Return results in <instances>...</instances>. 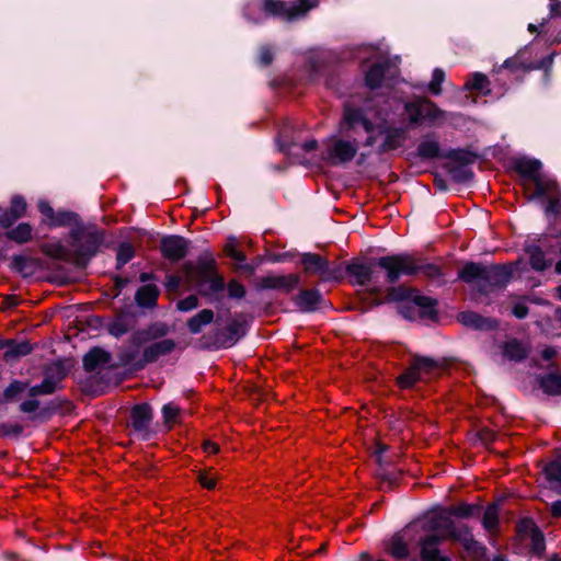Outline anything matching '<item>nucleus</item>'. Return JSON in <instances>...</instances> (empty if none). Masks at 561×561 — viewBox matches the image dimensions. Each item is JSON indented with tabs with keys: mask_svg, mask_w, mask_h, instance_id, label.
<instances>
[{
	"mask_svg": "<svg viewBox=\"0 0 561 561\" xmlns=\"http://www.w3.org/2000/svg\"><path fill=\"white\" fill-rule=\"evenodd\" d=\"M405 112L412 124H423L424 122H435L444 117V112L427 98H417L405 104Z\"/></svg>",
	"mask_w": 561,
	"mask_h": 561,
	"instance_id": "7",
	"label": "nucleus"
},
{
	"mask_svg": "<svg viewBox=\"0 0 561 561\" xmlns=\"http://www.w3.org/2000/svg\"><path fill=\"white\" fill-rule=\"evenodd\" d=\"M343 121L347 125L348 129L355 128L359 124L367 133H370L374 129L373 123L367 119L363 112L358 108L345 106Z\"/></svg>",
	"mask_w": 561,
	"mask_h": 561,
	"instance_id": "27",
	"label": "nucleus"
},
{
	"mask_svg": "<svg viewBox=\"0 0 561 561\" xmlns=\"http://www.w3.org/2000/svg\"><path fill=\"white\" fill-rule=\"evenodd\" d=\"M16 220L19 219L11 215L9 210L0 214V226L2 228H10Z\"/></svg>",
	"mask_w": 561,
	"mask_h": 561,
	"instance_id": "64",
	"label": "nucleus"
},
{
	"mask_svg": "<svg viewBox=\"0 0 561 561\" xmlns=\"http://www.w3.org/2000/svg\"><path fill=\"white\" fill-rule=\"evenodd\" d=\"M214 320V311L203 309L197 314L187 320V328L191 333H199L204 325L211 323Z\"/></svg>",
	"mask_w": 561,
	"mask_h": 561,
	"instance_id": "36",
	"label": "nucleus"
},
{
	"mask_svg": "<svg viewBox=\"0 0 561 561\" xmlns=\"http://www.w3.org/2000/svg\"><path fill=\"white\" fill-rule=\"evenodd\" d=\"M41 251L55 260L65 261V262H73V253L72 251L68 250L64 244L60 242H47L43 243L39 247Z\"/></svg>",
	"mask_w": 561,
	"mask_h": 561,
	"instance_id": "30",
	"label": "nucleus"
},
{
	"mask_svg": "<svg viewBox=\"0 0 561 561\" xmlns=\"http://www.w3.org/2000/svg\"><path fill=\"white\" fill-rule=\"evenodd\" d=\"M27 387L28 385L26 382L15 380L8 386L3 396L7 400H12L16 394L23 392Z\"/></svg>",
	"mask_w": 561,
	"mask_h": 561,
	"instance_id": "54",
	"label": "nucleus"
},
{
	"mask_svg": "<svg viewBox=\"0 0 561 561\" xmlns=\"http://www.w3.org/2000/svg\"><path fill=\"white\" fill-rule=\"evenodd\" d=\"M489 79L482 73H474L472 78L466 83V88L469 90H476L479 92L489 91Z\"/></svg>",
	"mask_w": 561,
	"mask_h": 561,
	"instance_id": "46",
	"label": "nucleus"
},
{
	"mask_svg": "<svg viewBox=\"0 0 561 561\" xmlns=\"http://www.w3.org/2000/svg\"><path fill=\"white\" fill-rule=\"evenodd\" d=\"M525 55V53L517 54L513 58L506 60L504 62V67L514 72L518 70L528 71L535 68L542 67V64L528 61Z\"/></svg>",
	"mask_w": 561,
	"mask_h": 561,
	"instance_id": "38",
	"label": "nucleus"
},
{
	"mask_svg": "<svg viewBox=\"0 0 561 561\" xmlns=\"http://www.w3.org/2000/svg\"><path fill=\"white\" fill-rule=\"evenodd\" d=\"M39 401L35 398H32L31 400L24 401L20 405V410L24 413H32L36 411L39 408Z\"/></svg>",
	"mask_w": 561,
	"mask_h": 561,
	"instance_id": "63",
	"label": "nucleus"
},
{
	"mask_svg": "<svg viewBox=\"0 0 561 561\" xmlns=\"http://www.w3.org/2000/svg\"><path fill=\"white\" fill-rule=\"evenodd\" d=\"M445 79V73L442 69H435L433 71L432 80L428 84V91L434 94L438 95L442 93V83Z\"/></svg>",
	"mask_w": 561,
	"mask_h": 561,
	"instance_id": "49",
	"label": "nucleus"
},
{
	"mask_svg": "<svg viewBox=\"0 0 561 561\" xmlns=\"http://www.w3.org/2000/svg\"><path fill=\"white\" fill-rule=\"evenodd\" d=\"M450 540L458 541L474 560H482L485 556V548L474 540L467 527L458 528Z\"/></svg>",
	"mask_w": 561,
	"mask_h": 561,
	"instance_id": "15",
	"label": "nucleus"
},
{
	"mask_svg": "<svg viewBox=\"0 0 561 561\" xmlns=\"http://www.w3.org/2000/svg\"><path fill=\"white\" fill-rule=\"evenodd\" d=\"M413 363L414 369H417L423 381L438 377L443 370V365L430 357L415 356Z\"/></svg>",
	"mask_w": 561,
	"mask_h": 561,
	"instance_id": "19",
	"label": "nucleus"
},
{
	"mask_svg": "<svg viewBox=\"0 0 561 561\" xmlns=\"http://www.w3.org/2000/svg\"><path fill=\"white\" fill-rule=\"evenodd\" d=\"M75 215L68 211H59L55 214V218L49 224L51 226H67L72 222Z\"/></svg>",
	"mask_w": 561,
	"mask_h": 561,
	"instance_id": "57",
	"label": "nucleus"
},
{
	"mask_svg": "<svg viewBox=\"0 0 561 561\" xmlns=\"http://www.w3.org/2000/svg\"><path fill=\"white\" fill-rule=\"evenodd\" d=\"M541 163L537 160H519L516 163L515 170L519 175L529 179L531 183L535 184L536 178L542 176V174L539 173Z\"/></svg>",
	"mask_w": 561,
	"mask_h": 561,
	"instance_id": "34",
	"label": "nucleus"
},
{
	"mask_svg": "<svg viewBox=\"0 0 561 561\" xmlns=\"http://www.w3.org/2000/svg\"><path fill=\"white\" fill-rule=\"evenodd\" d=\"M160 250L163 257L180 261L187 253V241L180 236H169L161 240Z\"/></svg>",
	"mask_w": 561,
	"mask_h": 561,
	"instance_id": "14",
	"label": "nucleus"
},
{
	"mask_svg": "<svg viewBox=\"0 0 561 561\" xmlns=\"http://www.w3.org/2000/svg\"><path fill=\"white\" fill-rule=\"evenodd\" d=\"M430 529L433 531L431 535H438L445 540L450 539L457 530L453 520L443 514L433 516Z\"/></svg>",
	"mask_w": 561,
	"mask_h": 561,
	"instance_id": "25",
	"label": "nucleus"
},
{
	"mask_svg": "<svg viewBox=\"0 0 561 561\" xmlns=\"http://www.w3.org/2000/svg\"><path fill=\"white\" fill-rule=\"evenodd\" d=\"M217 479V476L213 472L211 469L207 471H201L197 476V480L202 484V486L208 490L215 489Z\"/></svg>",
	"mask_w": 561,
	"mask_h": 561,
	"instance_id": "51",
	"label": "nucleus"
},
{
	"mask_svg": "<svg viewBox=\"0 0 561 561\" xmlns=\"http://www.w3.org/2000/svg\"><path fill=\"white\" fill-rule=\"evenodd\" d=\"M503 355L510 360L520 362L528 356L529 350L517 339H511L503 344Z\"/></svg>",
	"mask_w": 561,
	"mask_h": 561,
	"instance_id": "31",
	"label": "nucleus"
},
{
	"mask_svg": "<svg viewBox=\"0 0 561 561\" xmlns=\"http://www.w3.org/2000/svg\"><path fill=\"white\" fill-rule=\"evenodd\" d=\"M383 133L385 140L379 148V152L381 153L400 148L407 139V130L403 128L388 127Z\"/></svg>",
	"mask_w": 561,
	"mask_h": 561,
	"instance_id": "22",
	"label": "nucleus"
},
{
	"mask_svg": "<svg viewBox=\"0 0 561 561\" xmlns=\"http://www.w3.org/2000/svg\"><path fill=\"white\" fill-rule=\"evenodd\" d=\"M357 150L358 146L356 141H347L332 137L325 142V150L322 153V158L330 164H342L353 160Z\"/></svg>",
	"mask_w": 561,
	"mask_h": 561,
	"instance_id": "6",
	"label": "nucleus"
},
{
	"mask_svg": "<svg viewBox=\"0 0 561 561\" xmlns=\"http://www.w3.org/2000/svg\"><path fill=\"white\" fill-rule=\"evenodd\" d=\"M198 306V299L195 295H191L178 302V308L182 311H188Z\"/></svg>",
	"mask_w": 561,
	"mask_h": 561,
	"instance_id": "61",
	"label": "nucleus"
},
{
	"mask_svg": "<svg viewBox=\"0 0 561 561\" xmlns=\"http://www.w3.org/2000/svg\"><path fill=\"white\" fill-rule=\"evenodd\" d=\"M386 552L396 559H404L409 556V547L404 539L396 534L386 545Z\"/></svg>",
	"mask_w": 561,
	"mask_h": 561,
	"instance_id": "35",
	"label": "nucleus"
},
{
	"mask_svg": "<svg viewBox=\"0 0 561 561\" xmlns=\"http://www.w3.org/2000/svg\"><path fill=\"white\" fill-rule=\"evenodd\" d=\"M164 423L168 425L169 428H171L176 422L180 414V409L172 404H165L162 409Z\"/></svg>",
	"mask_w": 561,
	"mask_h": 561,
	"instance_id": "48",
	"label": "nucleus"
},
{
	"mask_svg": "<svg viewBox=\"0 0 561 561\" xmlns=\"http://www.w3.org/2000/svg\"><path fill=\"white\" fill-rule=\"evenodd\" d=\"M439 144L433 139H424L417 147V154L423 159H433L439 154Z\"/></svg>",
	"mask_w": 561,
	"mask_h": 561,
	"instance_id": "43",
	"label": "nucleus"
},
{
	"mask_svg": "<svg viewBox=\"0 0 561 561\" xmlns=\"http://www.w3.org/2000/svg\"><path fill=\"white\" fill-rule=\"evenodd\" d=\"M169 327L165 323L157 322L149 325L142 331H138L135 334V341L137 343H147L152 340L161 339L169 333Z\"/></svg>",
	"mask_w": 561,
	"mask_h": 561,
	"instance_id": "29",
	"label": "nucleus"
},
{
	"mask_svg": "<svg viewBox=\"0 0 561 561\" xmlns=\"http://www.w3.org/2000/svg\"><path fill=\"white\" fill-rule=\"evenodd\" d=\"M482 525L491 536H495L499 533L500 507L497 504L492 503L486 506L482 517Z\"/></svg>",
	"mask_w": 561,
	"mask_h": 561,
	"instance_id": "32",
	"label": "nucleus"
},
{
	"mask_svg": "<svg viewBox=\"0 0 561 561\" xmlns=\"http://www.w3.org/2000/svg\"><path fill=\"white\" fill-rule=\"evenodd\" d=\"M244 334V324L240 321L232 320L226 330L217 335L216 342L220 346H232L238 339Z\"/></svg>",
	"mask_w": 561,
	"mask_h": 561,
	"instance_id": "23",
	"label": "nucleus"
},
{
	"mask_svg": "<svg viewBox=\"0 0 561 561\" xmlns=\"http://www.w3.org/2000/svg\"><path fill=\"white\" fill-rule=\"evenodd\" d=\"M0 432L2 435L19 436L23 432V426L20 424H2L0 425Z\"/></svg>",
	"mask_w": 561,
	"mask_h": 561,
	"instance_id": "62",
	"label": "nucleus"
},
{
	"mask_svg": "<svg viewBox=\"0 0 561 561\" xmlns=\"http://www.w3.org/2000/svg\"><path fill=\"white\" fill-rule=\"evenodd\" d=\"M350 275L356 278L357 284L365 285L371 279L373 268L370 265L352 263L346 267Z\"/></svg>",
	"mask_w": 561,
	"mask_h": 561,
	"instance_id": "39",
	"label": "nucleus"
},
{
	"mask_svg": "<svg viewBox=\"0 0 561 561\" xmlns=\"http://www.w3.org/2000/svg\"><path fill=\"white\" fill-rule=\"evenodd\" d=\"M301 264L306 273L317 275L321 279H330L334 277L333 271L330 270L329 263L321 255L316 253H305L301 256Z\"/></svg>",
	"mask_w": 561,
	"mask_h": 561,
	"instance_id": "13",
	"label": "nucleus"
},
{
	"mask_svg": "<svg viewBox=\"0 0 561 561\" xmlns=\"http://www.w3.org/2000/svg\"><path fill=\"white\" fill-rule=\"evenodd\" d=\"M134 248L129 243H123L121 244L118 251H117V264L118 266L125 265L127 262H129L134 256Z\"/></svg>",
	"mask_w": 561,
	"mask_h": 561,
	"instance_id": "52",
	"label": "nucleus"
},
{
	"mask_svg": "<svg viewBox=\"0 0 561 561\" xmlns=\"http://www.w3.org/2000/svg\"><path fill=\"white\" fill-rule=\"evenodd\" d=\"M457 320L465 327L481 331L495 330L499 321L493 318H485L474 311H463L457 316Z\"/></svg>",
	"mask_w": 561,
	"mask_h": 561,
	"instance_id": "16",
	"label": "nucleus"
},
{
	"mask_svg": "<svg viewBox=\"0 0 561 561\" xmlns=\"http://www.w3.org/2000/svg\"><path fill=\"white\" fill-rule=\"evenodd\" d=\"M378 266L387 273V280L394 283L401 275L417 274V257L413 255H388L378 260Z\"/></svg>",
	"mask_w": 561,
	"mask_h": 561,
	"instance_id": "4",
	"label": "nucleus"
},
{
	"mask_svg": "<svg viewBox=\"0 0 561 561\" xmlns=\"http://www.w3.org/2000/svg\"><path fill=\"white\" fill-rule=\"evenodd\" d=\"M538 382L546 393L551 396L561 394V374L559 371H552L547 376H540L538 378Z\"/></svg>",
	"mask_w": 561,
	"mask_h": 561,
	"instance_id": "33",
	"label": "nucleus"
},
{
	"mask_svg": "<svg viewBox=\"0 0 561 561\" xmlns=\"http://www.w3.org/2000/svg\"><path fill=\"white\" fill-rule=\"evenodd\" d=\"M224 251H225L227 256H229V257H231V259H233V260H236L238 262H243L247 259L245 254L242 251L237 249V244H236V241L233 239H230L225 244Z\"/></svg>",
	"mask_w": 561,
	"mask_h": 561,
	"instance_id": "53",
	"label": "nucleus"
},
{
	"mask_svg": "<svg viewBox=\"0 0 561 561\" xmlns=\"http://www.w3.org/2000/svg\"><path fill=\"white\" fill-rule=\"evenodd\" d=\"M535 191L529 195V198L541 197L547 201L548 213L558 214L560 213V201H561V191L559 188L558 183L545 175L537 176L536 183L534 184Z\"/></svg>",
	"mask_w": 561,
	"mask_h": 561,
	"instance_id": "8",
	"label": "nucleus"
},
{
	"mask_svg": "<svg viewBox=\"0 0 561 561\" xmlns=\"http://www.w3.org/2000/svg\"><path fill=\"white\" fill-rule=\"evenodd\" d=\"M446 158L451 162L468 165L476 161L477 156L465 150H453L446 154Z\"/></svg>",
	"mask_w": 561,
	"mask_h": 561,
	"instance_id": "44",
	"label": "nucleus"
},
{
	"mask_svg": "<svg viewBox=\"0 0 561 561\" xmlns=\"http://www.w3.org/2000/svg\"><path fill=\"white\" fill-rule=\"evenodd\" d=\"M33 228L27 222H22L5 233L7 238L16 242L25 243L32 240Z\"/></svg>",
	"mask_w": 561,
	"mask_h": 561,
	"instance_id": "40",
	"label": "nucleus"
},
{
	"mask_svg": "<svg viewBox=\"0 0 561 561\" xmlns=\"http://www.w3.org/2000/svg\"><path fill=\"white\" fill-rule=\"evenodd\" d=\"M7 351L3 354V358L7 362L14 360L21 356H25L30 354L33 351V346L30 342L23 341V342H8L7 344Z\"/></svg>",
	"mask_w": 561,
	"mask_h": 561,
	"instance_id": "37",
	"label": "nucleus"
},
{
	"mask_svg": "<svg viewBox=\"0 0 561 561\" xmlns=\"http://www.w3.org/2000/svg\"><path fill=\"white\" fill-rule=\"evenodd\" d=\"M419 273L423 274L428 278H435L442 275V271L438 265L425 263L421 259H417V274Z\"/></svg>",
	"mask_w": 561,
	"mask_h": 561,
	"instance_id": "47",
	"label": "nucleus"
},
{
	"mask_svg": "<svg viewBox=\"0 0 561 561\" xmlns=\"http://www.w3.org/2000/svg\"><path fill=\"white\" fill-rule=\"evenodd\" d=\"M38 210L39 213L46 218V224L49 226L51 220L55 218L56 211L50 206V204L46 201H41L38 203Z\"/></svg>",
	"mask_w": 561,
	"mask_h": 561,
	"instance_id": "60",
	"label": "nucleus"
},
{
	"mask_svg": "<svg viewBox=\"0 0 561 561\" xmlns=\"http://www.w3.org/2000/svg\"><path fill=\"white\" fill-rule=\"evenodd\" d=\"M176 343L174 340L164 339L147 346L142 352L145 363H153L159 357L168 355L174 351Z\"/></svg>",
	"mask_w": 561,
	"mask_h": 561,
	"instance_id": "20",
	"label": "nucleus"
},
{
	"mask_svg": "<svg viewBox=\"0 0 561 561\" xmlns=\"http://www.w3.org/2000/svg\"><path fill=\"white\" fill-rule=\"evenodd\" d=\"M26 207V202L22 197L16 196L12 199L10 208L8 210L15 218L20 219L25 215Z\"/></svg>",
	"mask_w": 561,
	"mask_h": 561,
	"instance_id": "50",
	"label": "nucleus"
},
{
	"mask_svg": "<svg viewBox=\"0 0 561 561\" xmlns=\"http://www.w3.org/2000/svg\"><path fill=\"white\" fill-rule=\"evenodd\" d=\"M399 69L394 62L389 59L379 60L369 68L365 76L366 85L370 89L379 88L386 78H396Z\"/></svg>",
	"mask_w": 561,
	"mask_h": 561,
	"instance_id": "11",
	"label": "nucleus"
},
{
	"mask_svg": "<svg viewBox=\"0 0 561 561\" xmlns=\"http://www.w3.org/2000/svg\"><path fill=\"white\" fill-rule=\"evenodd\" d=\"M70 237L72 239L73 263L83 266L89 257L94 254L99 240L95 234L83 229L71 230Z\"/></svg>",
	"mask_w": 561,
	"mask_h": 561,
	"instance_id": "5",
	"label": "nucleus"
},
{
	"mask_svg": "<svg viewBox=\"0 0 561 561\" xmlns=\"http://www.w3.org/2000/svg\"><path fill=\"white\" fill-rule=\"evenodd\" d=\"M111 359L110 353L101 347H93L83 357V367L87 371H94L106 365Z\"/></svg>",
	"mask_w": 561,
	"mask_h": 561,
	"instance_id": "24",
	"label": "nucleus"
},
{
	"mask_svg": "<svg viewBox=\"0 0 561 561\" xmlns=\"http://www.w3.org/2000/svg\"><path fill=\"white\" fill-rule=\"evenodd\" d=\"M478 506L460 504L451 508L450 513L458 517H470L473 516L476 511H478Z\"/></svg>",
	"mask_w": 561,
	"mask_h": 561,
	"instance_id": "56",
	"label": "nucleus"
},
{
	"mask_svg": "<svg viewBox=\"0 0 561 561\" xmlns=\"http://www.w3.org/2000/svg\"><path fill=\"white\" fill-rule=\"evenodd\" d=\"M228 295L229 297L231 298H242L244 297L245 295V288L244 286L237 282L236 279H231L229 283H228Z\"/></svg>",
	"mask_w": 561,
	"mask_h": 561,
	"instance_id": "59",
	"label": "nucleus"
},
{
	"mask_svg": "<svg viewBox=\"0 0 561 561\" xmlns=\"http://www.w3.org/2000/svg\"><path fill=\"white\" fill-rule=\"evenodd\" d=\"M527 253L529 254V263L534 270L545 271L551 265V262L546 260L545 253L539 247H529Z\"/></svg>",
	"mask_w": 561,
	"mask_h": 561,
	"instance_id": "42",
	"label": "nucleus"
},
{
	"mask_svg": "<svg viewBox=\"0 0 561 561\" xmlns=\"http://www.w3.org/2000/svg\"><path fill=\"white\" fill-rule=\"evenodd\" d=\"M184 280L201 288V294L208 296L225 289V279L218 274L217 263L211 256H201L193 263H185L181 267Z\"/></svg>",
	"mask_w": 561,
	"mask_h": 561,
	"instance_id": "1",
	"label": "nucleus"
},
{
	"mask_svg": "<svg viewBox=\"0 0 561 561\" xmlns=\"http://www.w3.org/2000/svg\"><path fill=\"white\" fill-rule=\"evenodd\" d=\"M131 426L137 432H147L152 420L151 407L147 403L135 405L130 412Z\"/></svg>",
	"mask_w": 561,
	"mask_h": 561,
	"instance_id": "21",
	"label": "nucleus"
},
{
	"mask_svg": "<svg viewBox=\"0 0 561 561\" xmlns=\"http://www.w3.org/2000/svg\"><path fill=\"white\" fill-rule=\"evenodd\" d=\"M12 264L16 271L26 275L30 273L28 270L33 265V260L24 257V256L15 255L12 259Z\"/></svg>",
	"mask_w": 561,
	"mask_h": 561,
	"instance_id": "55",
	"label": "nucleus"
},
{
	"mask_svg": "<svg viewBox=\"0 0 561 561\" xmlns=\"http://www.w3.org/2000/svg\"><path fill=\"white\" fill-rule=\"evenodd\" d=\"M319 3L320 0H294L287 2L265 0L263 9L268 14L291 22L305 18L311 10L316 9Z\"/></svg>",
	"mask_w": 561,
	"mask_h": 561,
	"instance_id": "2",
	"label": "nucleus"
},
{
	"mask_svg": "<svg viewBox=\"0 0 561 561\" xmlns=\"http://www.w3.org/2000/svg\"><path fill=\"white\" fill-rule=\"evenodd\" d=\"M485 273V266L480 263L469 262L458 272V277L465 283H476L480 289V285Z\"/></svg>",
	"mask_w": 561,
	"mask_h": 561,
	"instance_id": "26",
	"label": "nucleus"
},
{
	"mask_svg": "<svg viewBox=\"0 0 561 561\" xmlns=\"http://www.w3.org/2000/svg\"><path fill=\"white\" fill-rule=\"evenodd\" d=\"M66 377V371L60 363L50 364L45 368V378L38 386L28 389V396L36 398L37 396L53 394L61 380Z\"/></svg>",
	"mask_w": 561,
	"mask_h": 561,
	"instance_id": "9",
	"label": "nucleus"
},
{
	"mask_svg": "<svg viewBox=\"0 0 561 561\" xmlns=\"http://www.w3.org/2000/svg\"><path fill=\"white\" fill-rule=\"evenodd\" d=\"M518 531L525 533L530 539V552L541 556L546 549L545 537L541 530L530 520L524 519L518 525Z\"/></svg>",
	"mask_w": 561,
	"mask_h": 561,
	"instance_id": "17",
	"label": "nucleus"
},
{
	"mask_svg": "<svg viewBox=\"0 0 561 561\" xmlns=\"http://www.w3.org/2000/svg\"><path fill=\"white\" fill-rule=\"evenodd\" d=\"M295 300L302 310H312L320 301V295L317 290H302Z\"/></svg>",
	"mask_w": 561,
	"mask_h": 561,
	"instance_id": "41",
	"label": "nucleus"
},
{
	"mask_svg": "<svg viewBox=\"0 0 561 561\" xmlns=\"http://www.w3.org/2000/svg\"><path fill=\"white\" fill-rule=\"evenodd\" d=\"M300 283L298 274L276 275L271 274L256 280V287L260 289H276L283 293L293 291Z\"/></svg>",
	"mask_w": 561,
	"mask_h": 561,
	"instance_id": "12",
	"label": "nucleus"
},
{
	"mask_svg": "<svg viewBox=\"0 0 561 561\" xmlns=\"http://www.w3.org/2000/svg\"><path fill=\"white\" fill-rule=\"evenodd\" d=\"M546 476L549 480L561 482V463L553 461L546 466Z\"/></svg>",
	"mask_w": 561,
	"mask_h": 561,
	"instance_id": "58",
	"label": "nucleus"
},
{
	"mask_svg": "<svg viewBox=\"0 0 561 561\" xmlns=\"http://www.w3.org/2000/svg\"><path fill=\"white\" fill-rule=\"evenodd\" d=\"M512 266L505 264L485 266L480 291L488 294L495 288L504 287L511 279Z\"/></svg>",
	"mask_w": 561,
	"mask_h": 561,
	"instance_id": "10",
	"label": "nucleus"
},
{
	"mask_svg": "<svg viewBox=\"0 0 561 561\" xmlns=\"http://www.w3.org/2000/svg\"><path fill=\"white\" fill-rule=\"evenodd\" d=\"M445 539L438 535H427L420 540L422 561H450L448 557H442L438 545Z\"/></svg>",
	"mask_w": 561,
	"mask_h": 561,
	"instance_id": "18",
	"label": "nucleus"
},
{
	"mask_svg": "<svg viewBox=\"0 0 561 561\" xmlns=\"http://www.w3.org/2000/svg\"><path fill=\"white\" fill-rule=\"evenodd\" d=\"M422 380L421 376L419 375L417 369H414V363L412 362L409 369L400 375L398 377V383L401 388H410L412 387L416 381Z\"/></svg>",
	"mask_w": 561,
	"mask_h": 561,
	"instance_id": "45",
	"label": "nucleus"
},
{
	"mask_svg": "<svg viewBox=\"0 0 561 561\" xmlns=\"http://www.w3.org/2000/svg\"><path fill=\"white\" fill-rule=\"evenodd\" d=\"M408 300L413 302L423 309L422 316L426 317L431 320H436L437 311L435 309L437 301L431 297L422 296L416 294L414 289L399 286L391 287L388 289L387 295L385 297V301H404Z\"/></svg>",
	"mask_w": 561,
	"mask_h": 561,
	"instance_id": "3",
	"label": "nucleus"
},
{
	"mask_svg": "<svg viewBox=\"0 0 561 561\" xmlns=\"http://www.w3.org/2000/svg\"><path fill=\"white\" fill-rule=\"evenodd\" d=\"M160 290L153 284L141 286L135 295V300L139 307L152 308L157 305Z\"/></svg>",
	"mask_w": 561,
	"mask_h": 561,
	"instance_id": "28",
	"label": "nucleus"
}]
</instances>
